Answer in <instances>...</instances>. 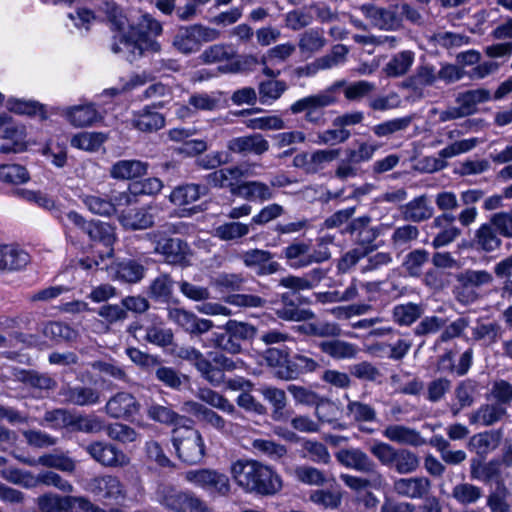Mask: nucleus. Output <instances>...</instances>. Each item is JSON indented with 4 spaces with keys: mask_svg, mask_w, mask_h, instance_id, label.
Segmentation results:
<instances>
[{
    "mask_svg": "<svg viewBox=\"0 0 512 512\" xmlns=\"http://www.w3.org/2000/svg\"><path fill=\"white\" fill-rule=\"evenodd\" d=\"M148 163L136 160H119L110 168V176L116 180H132L147 173Z\"/></svg>",
    "mask_w": 512,
    "mask_h": 512,
    "instance_id": "nucleus-37",
    "label": "nucleus"
},
{
    "mask_svg": "<svg viewBox=\"0 0 512 512\" xmlns=\"http://www.w3.org/2000/svg\"><path fill=\"white\" fill-rule=\"evenodd\" d=\"M428 261L429 253L425 249H415L405 255L402 268L409 276L419 277Z\"/></svg>",
    "mask_w": 512,
    "mask_h": 512,
    "instance_id": "nucleus-61",
    "label": "nucleus"
},
{
    "mask_svg": "<svg viewBox=\"0 0 512 512\" xmlns=\"http://www.w3.org/2000/svg\"><path fill=\"white\" fill-rule=\"evenodd\" d=\"M415 60V53L404 50L394 54L383 67L384 74L389 78L404 76L412 67Z\"/></svg>",
    "mask_w": 512,
    "mask_h": 512,
    "instance_id": "nucleus-44",
    "label": "nucleus"
},
{
    "mask_svg": "<svg viewBox=\"0 0 512 512\" xmlns=\"http://www.w3.org/2000/svg\"><path fill=\"white\" fill-rule=\"evenodd\" d=\"M367 474V477L354 476L350 474H341L340 480L351 490L360 492L368 489L380 490L385 484V478L383 474L377 469H373L372 472H363Z\"/></svg>",
    "mask_w": 512,
    "mask_h": 512,
    "instance_id": "nucleus-33",
    "label": "nucleus"
},
{
    "mask_svg": "<svg viewBox=\"0 0 512 512\" xmlns=\"http://www.w3.org/2000/svg\"><path fill=\"white\" fill-rule=\"evenodd\" d=\"M337 462L345 468L358 472H372L377 469L376 463L360 448H342L335 453Z\"/></svg>",
    "mask_w": 512,
    "mask_h": 512,
    "instance_id": "nucleus-25",
    "label": "nucleus"
},
{
    "mask_svg": "<svg viewBox=\"0 0 512 512\" xmlns=\"http://www.w3.org/2000/svg\"><path fill=\"white\" fill-rule=\"evenodd\" d=\"M37 463L44 467L54 468L67 473H73L76 469V461L64 452L44 454L38 458Z\"/></svg>",
    "mask_w": 512,
    "mask_h": 512,
    "instance_id": "nucleus-56",
    "label": "nucleus"
},
{
    "mask_svg": "<svg viewBox=\"0 0 512 512\" xmlns=\"http://www.w3.org/2000/svg\"><path fill=\"white\" fill-rule=\"evenodd\" d=\"M344 84V80L336 81L317 94L309 95L295 101L291 104L289 110L292 114L305 112L304 119L306 122L316 126H322L326 121L325 108L338 102L339 91Z\"/></svg>",
    "mask_w": 512,
    "mask_h": 512,
    "instance_id": "nucleus-3",
    "label": "nucleus"
},
{
    "mask_svg": "<svg viewBox=\"0 0 512 512\" xmlns=\"http://www.w3.org/2000/svg\"><path fill=\"white\" fill-rule=\"evenodd\" d=\"M475 391L476 384L470 379L458 383L454 391L457 404L451 406V411L454 416L463 408L470 407L473 404Z\"/></svg>",
    "mask_w": 512,
    "mask_h": 512,
    "instance_id": "nucleus-57",
    "label": "nucleus"
},
{
    "mask_svg": "<svg viewBox=\"0 0 512 512\" xmlns=\"http://www.w3.org/2000/svg\"><path fill=\"white\" fill-rule=\"evenodd\" d=\"M172 45L177 51L185 55L198 51L199 46L192 25L180 27L173 38Z\"/></svg>",
    "mask_w": 512,
    "mask_h": 512,
    "instance_id": "nucleus-58",
    "label": "nucleus"
},
{
    "mask_svg": "<svg viewBox=\"0 0 512 512\" xmlns=\"http://www.w3.org/2000/svg\"><path fill=\"white\" fill-rule=\"evenodd\" d=\"M506 415V408L499 403L481 405L470 417L471 423L491 426Z\"/></svg>",
    "mask_w": 512,
    "mask_h": 512,
    "instance_id": "nucleus-49",
    "label": "nucleus"
},
{
    "mask_svg": "<svg viewBox=\"0 0 512 512\" xmlns=\"http://www.w3.org/2000/svg\"><path fill=\"white\" fill-rule=\"evenodd\" d=\"M483 496V490L471 483L456 484L451 492V497L460 505L468 506L477 503Z\"/></svg>",
    "mask_w": 512,
    "mask_h": 512,
    "instance_id": "nucleus-55",
    "label": "nucleus"
},
{
    "mask_svg": "<svg viewBox=\"0 0 512 512\" xmlns=\"http://www.w3.org/2000/svg\"><path fill=\"white\" fill-rule=\"evenodd\" d=\"M16 377L24 384L40 390H52L57 385V382L48 374L32 370H20Z\"/></svg>",
    "mask_w": 512,
    "mask_h": 512,
    "instance_id": "nucleus-62",
    "label": "nucleus"
},
{
    "mask_svg": "<svg viewBox=\"0 0 512 512\" xmlns=\"http://www.w3.org/2000/svg\"><path fill=\"white\" fill-rule=\"evenodd\" d=\"M236 56V51L229 44H214L207 47L201 54L200 59L205 64L229 61Z\"/></svg>",
    "mask_w": 512,
    "mask_h": 512,
    "instance_id": "nucleus-63",
    "label": "nucleus"
},
{
    "mask_svg": "<svg viewBox=\"0 0 512 512\" xmlns=\"http://www.w3.org/2000/svg\"><path fill=\"white\" fill-rule=\"evenodd\" d=\"M471 246L476 251L492 253L501 248L502 237L488 220L475 230Z\"/></svg>",
    "mask_w": 512,
    "mask_h": 512,
    "instance_id": "nucleus-31",
    "label": "nucleus"
},
{
    "mask_svg": "<svg viewBox=\"0 0 512 512\" xmlns=\"http://www.w3.org/2000/svg\"><path fill=\"white\" fill-rule=\"evenodd\" d=\"M208 192L206 185L187 183L175 187L169 195V200L175 206H185L196 202L201 196H206Z\"/></svg>",
    "mask_w": 512,
    "mask_h": 512,
    "instance_id": "nucleus-38",
    "label": "nucleus"
},
{
    "mask_svg": "<svg viewBox=\"0 0 512 512\" xmlns=\"http://www.w3.org/2000/svg\"><path fill=\"white\" fill-rule=\"evenodd\" d=\"M0 128H4L1 137L6 143L0 146L2 153H19L26 149V131L24 126L15 125L6 113H0Z\"/></svg>",
    "mask_w": 512,
    "mask_h": 512,
    "instance_id": "nucleus-20",
    "label": "nucleus"
},
{
    "mask_svg": "<svg viewBox=\"0 0 512 512\" xmlns=\"http://www.w3.org/2000/svg\"><path fill=\"white\" fill-rule=\"evenodd\" d=\"M234 482L246 493L272 496L282 489V479L270 466L253 459H239L231 464Z\"/></svg>",
    "mask_w": 512,
    "mask_h": 512,
    "instance_id": "nucleus-2",
    "label": "nucleus"
},
{
    "mask_svg": "<svg viewBox=\"0 0 512 512\" xmlns=\"http://www.w3.org/2000/svg\"><path fill=\"white\" fill-rule=\"evenodd\" d=\"M141 404L137 398L126 391L117 392L111 396L106 405L105 412L113 419L131 421L139 414Z\"/></svg>",
    "mask_w": 512,
    "mask_h": 512,
    "instance_id": "nucleus-17",
    "label": "nucleus"
},
{
    "mask_svg": "<svg viewBox=\"0 0 512 512\" xmlns=\"http://www.w3.org/2000/svg\"><path fill=\"white\" fill-rule=\"evenodd\" d=\"M232 194L246 200L265 202L273 199L274 191L266 183L261 181H247L232 188Z\"/></svg>",
    "mask_w": 512,
    "mask_h": 512,
    "instance_id": "nucleus-36",
    "label": "nucleus"
},
{
    "mask_svg": "<svg viewBox=\"0 0 512 512\" xmlns=\"http://www.w3.org/2000/svg\"><path fill=\"white\" fill-rule=\"evenodd\" d=\"M491 99L492 95L488 89L478 88L459 93L456 97V103L461 105L469 116L476 112L478 104L488 102Z\"/></svg>",
    "mask_w": 512,
    "mask_h": 512,
    "instance_id": "nucleus-51",
    "label": "nucleus"
},
{
    "mask_svg": "<svg viewBox=\"0 0 512 512\" xmlns=\"http://www.w3.org/2000/svg\"><path fill=\"white\" fill-rule=\"evenodd\" d=\"M80 200L93 214L101 216H111L114 214V206L108 195L83 194L80 196Z\"/></svg>",
    "mask_w": 512,
    "mask_h": 512,
    "instance_id": "nucleus-60",
    "label": "nucleus"
},
{
    "mask_svg": "<svg viewBox=\"0 0 512 512\" xmlns=\"http://www.w3.org/2000/svg\"><path fill=\"white\" fill-rule=\"evenodd\" d=\"M23 199L28 202L35 203L40 208L50 212L62 225H66L63 217V207L56 202L51 196L40 191L22 190L20 192Z\"/></svg>",
    "mask_w": 512,
    "mask_h": 512,
    "instance_id": "nucleus-43",
    "label": "nucleus"
},
{
    "mask_svg": "<svg viewBox=\"0 0 512 512\" xmlns=\"http://www.w3.org/2000/svg\"><path fill=\"white\" fill-rule=\"evenodd\" d=\"M29 262L30 256L24 249L13 245L0 246V272L21 270Z\"/></svg>",
    "mask_w": 512,
    "mask_h": 512,
    "instance_id": "nucleus-35",
    "label": "nucleus"
},
{
    "mask_svg": "<svg viewBox=\"0 0 512 512\" xmlns=\"http://www.w3.org/2000/svg\"><path fill=\"white\" fill-rule=\"evenodd\" d=\"M396 494L409 499H422L431 489V481L424 476L399 478L393 482Z\"/></svg>",
    "mask_w": 512,
    "mask_h": 512,
    "instance_id": "nucleus-32",
    "label": "nucleus"
},
{
    "mask_svg": "<svg viewBox=\"0 0 512 512\" xmlns=\"http://www.w3.org/2000/svg\"><path fill=\"white\" fill-rule=\"evenodd\" d=\"M90 240L102 243L107 251L105 252L108 258L113 256L112 245L116 240L115 228L109 223L102 221H90L88 228L85 232Z\"/></svg>",
    "mask_w": 512,
    "mask_h": 512,
    "instance_id": "nucleus-39",
    "label": "nucleus"
},
{
    "mask_svg": "<svg viewBox=\"0 0 512 512\" xmlns=\"http://www.w3.org/2000/svg\"><path fill=\"white\" fill-rule=\"evenodd\" d=\"M436 82V67L429 63H422L416 67L413 74L402 82L401 86L411 90L413 94L423 97L425 89L434 86Z\"/></svg>",
    "mask_w": 512,
    "mask_h": 512,
    "instance_id": "nucleus-23",
    "label": "nucleus"
},
{
    "mask_svg": "<svg viewBox=\"0 0 512 512\" xmlns=\"http://www.w3.org/2000/svg\"><path fill=\"white\" fill-rule=\"evenodd\" d=\"M287 390L297 403L308 406H316V416L321 422H333V418L324 415L325 408H334L335 405L332 401L320 397L316 392L310 389L294 384H290L287 387Z\"/></svg>",
    "mask_w": 512,
    "mask_h": 512,
    "instance_id": "nucleus-22",
    "label": "nucleus"
},
{
    "mask_svg": "<svg viewBox=\"0 0 512 512\" xmlns=\"http://www.w3.org/2000/svg\"><path fill=\"white\" fill-rule=\"evenodd\" d=\"M86 490L104 500L118 501L126 497L123 483L110 474L93 477L88 481Z\"/></svg>",
    "mask_w": 512,
    "mask_h": 512,
    "instance_id": "nucleus-18",
    "label": "nucleus"
},
{
    "mask_svg": "<svg viewBox=\"0 0 512 512\" xmlns=\"http://www.w3.org/2000/svg\"><path fill=\"white\" fill-rule=\"evenodd\" d=\"M281 256L291 269L297 270L329 260L331 252L325 245L316 247L311 240L295 239L282 249Z\"/></svg>",
    "mask_w": 512,
    "mask_h": 512,
    "instance_id": "nucleus-6",
    "label": "nucleus"
},
{
    "mask_svg": "<svg viewBox=\"0 0 512 512\" xmlns=\"http://www.w3.org/2000/svg\"><path fill=\"white\" fill-rule=\"evenodd\" d=\"M195 416L206 425L217 430L219 433L225 436H230L236 433L239 429L238 424L232 421L224 419L214 410L207 408L206 406L197 402L190 404Z\"/></svg>",
    "mask_w": 512,
    "mask_h": 512,
    "instance_id": "nucleus-28",
    "label": "nucleus"
},
{
    "mask_svg": "<svg viewBox=\"0 0 512 512\" xmlns=\"http://www.w3.org/2000/svg\"><path fill=\"white\" fill-rule=\"evenodd\" d=\"M243 171L239 167H229L215 170L205 176V180L208 185L215 188H235L234 181H237L243 177Z\"/></svg>",
    "mask_w": 512,
    "mask_h": 512,
    "instance_id": "nucleus-46",
    "label": "nucleus"
},
{
    "mask_svg": "<svg viewBox=\"0 0 512 512\" xmlns=\"http://www.w3.org/2000/svg\"><path fill=\"white\" fill-rule=\"evenodd\" d=\"M320 350L333 359H352L358 353V348L355 344L343 340H330L323 341L319 344Z\"/></svg>",
    "mask_w": 512,
    "mask_h": 512,
    "instance_id": "nucleus-47",
    "label": "nucleus"
},
{
    "mask_svg": "<svg viewBox=\"0 0 512 512\" xmlns=\"http://www.w3.org/2000/svg\"><path fill=\"white\" fill-rule=\"evenodd\" d=\"M477 216V208L470 207L462 209L458 215L453 213H442L435 217L433 220V226L439 228L440 231L433 238V247H444L452 243L461 235V229L454 224L456 220H458L463 227H468L476 221Z\"/></svg>",
    "mask_w": 512,
    "mask_h": 512,
    "instance_id": "nucleus-8",
    "label": "nucleus"
},
{
    "mask_svg": "<svg viewBox=\"0 0 512 512\" xmlns=\"http://www.w3.org/2000/svg\"><path fill=\"white\" fill-rule=\"evenodd\" d=\"M146 414L152 421L164 425L175 426V428L181 427L184 423L191 422L187 417L178 414L171 407L161 405L154 401L146 403Z\"/></svg>",
    "mask_w": 512,
    "mask_h": 512,
    "instance_id": "nucleus-34",
    "label": "nucleus"
},
{
    "mask_svg": "<svg viewBox=\"0 0 512 512\" xmlns=\"http://www.w3.org/2000/svg\"><path fill=\"white\" fill-rule=\"evenodd\" d=\"M172 444L179 459L189 465L201 462L205 455L201 433L187 423L172 430Z\"/></svg>",
    "mask_w": 512,
    "mask_h": 512,
    "instance_id": "nucleus-7",
    "label": "nucleus"
},
{
    "mask_svg": "<svg viewBox=\"0 0 512 512\" xmlns=\"http://www.w3.org/2000/svg\"><path fill=\"white\" fill-rule=\"evenodd\" d=\"M223 333H214V346L231 354H238L242 350V342L252 340L256 328L246 322L230 319L223 326Z\"/></svg>",
    "mask_w": 512,
    "mask_h": 512,
    "instance_id": "nucleus-10",
    "label": "nucleus"
},
{
    "mask_svg": "<svg viewBox=\"0 0 512 512\" xmlns=\"http://www.w3.org/2000/svg\"><path fill=\"white\" fill-rule=\"evenodd\" d=\"M403 219L411 222H423L433 216V207L429 204L428 197L421 195L401 208Z\"/></svg>",
    "mask_w": 512,
    "mask_h": 512,
    "instance_id": "nucleus-41",
    "label": "nucleus"
},
{
    "mask_svg": "<svg viewBox=\"0 0 512 512\" xmlns=\"http://www.w3.org/2000/svg\"><path fill=\"white\" fill-rule=\"evenodd\" d=\"M36 503L40 512H69L68 496L46 493L39 496Z\"/></svg>",
    "mask_w": 512,
    "mask_h": 512,
    "instance_id": "nucleus-64",
    "label": "nucleus"
},
{
    "mask_svg": "<svg viewBox=\"0 0 512 512\" xmlns=\"http://www.w3.org/2000/svg\"><path fill=\"white\" fill-rule=\"evenodd\" d=\"M369 451L380 464L396 471L398 474H411L420 465L416 453L405 448H395L386 442L375 440L369 447Z\"/></svg>",
    "mask_w": 512,
    "mask_h": 512,
    "instance_id": "nucleus-5",
    "label": "nucleus"
},
{
    "mask_svg": "<svg viewBox=\"0 0 512 512\" xmlns=\"http://www.w3.org/2000/svg\"><path fill=\"white\" fill-rule=\"evenodd\" d=\"M158 107H163V104L148 105L140 111L135 112L132 118V126L146 133H152L162 129L165 125V118L163 114L156 110Z\"/></svg>",
    "mask_w": 512,
    "mask_h": 512,
    "instance_id": "nucleus-30",
    "label": "nucleus"
},
{
    "mask_svg": "<svg viewBox=\"0 0 512 512\" xmlns=\"http://www.w3.org/2000/svg\"><path fill=\"white\" fill-rule=\"evenodd\" d=\"M229 152L243 156L262 155L269 150L270 144L262 134L255 133L230 139L226 145Z\"/></svg>",
    "mask_w": 512,
    "mask_h": 512,
    "instance_id": "nucleus-26",
    "label": "nucleus"
},
{
    "mask_svg": "<svg viewBox=\"0 0 512 512\" xmlns=\"http://www.w3.org/2000/svg\"><path fill=\"white\" fill-rule=\"evenodd\" d=\"M287 89V83L283 80L261 81L258 85V100L262 105H272Z\"/></svg>",
    "mask_w": 512,
    "mask_h": 512,
    "instance_id": "nucleus-52",
    "label": "nucleus"
},
{
    "mask_svg": "<svg viewBox=\"0 0 512 512\" xmlns=\"http://www.w3.org/2000/svg\"><path fill=\"white\" fill-rule=\"evenodd\" d=\"M273 257L270 251L258 248L244 251L240 255L244 266L254 270L258 276L272 275L281 270V265Z\"/></svg>",
    "mask_w": 512,
    "mask_h": 512,
    "instance_id": "nucleus-19",
    "label": "nucleus"
},
{
    "mask_svg": "<svg viewBox=\"0 0 512 512\" xmlns=\"http://www.w3.org/2000/svg\"><path fill=\"white\" fill-rule=\"evenodd\" d=\"M157 501L173 512H210L207 504L191 491H180L171 486L157 490Z\"/></svg>",
    "mask_w": 512,
    "mask_h": 512,
    "instance_id": "nucleus-9",
    "label": "nucleus"
},
{
    "mask_svg": "<svg viewBox=\"0 0 512 512\" xmlns=\"http://www.w3.org/2000/svg\"><path fill=\"white\" fill-rule=\"evenodd\" d=\"M178 357L192 364L202 378L211 385L217 387L224 382L225 375L221 373L220 369L214 368L213 364L195 347L179 348Z\"/></svg>",
    "mask_w": 512,
    "mask_h": 512,
    "instance_id": "nucleus-15",
    "label": "nucleus"
},
{
    "mask_svg": "<svg viewBox=\"0 0 512 512\" xmlns=\"http://www.w3.org/2000/svg\"><path fill=\"white\" fill-rule=\"evenodd\" d=\"M85 451L106 467L124 466L127 463L125 454L109 443L95 441L87 445Z\"/></svg>",
    "mask_w": 512,
    "mask_h": 512,
    "instance_id": "nucleus-24",
    "label": "nucleus"
},
{
    "mask_svg": "<svg viewBox=\"0 0 512 512\" xmlns=\"http://www.w3.org/2000/svg\"><path fill=\"white\" fill-rule=\"evenodd\" d=\"M41 424L55 430L66 429L71 432L99 433L105 429V422L101 417L76 414L64 408L46 411Z\"/></svg>",
    "mask_w": 512,
    "mask_h": 512,
    "instance_id": "nucleus-4",
    "label": "nucleus"
},
{
    "mask_svg": "<svg viewBox=\"0 0 512 512\" xmlns=\"http://www.w3.org/2000/svg\"><path fill=\"white\" fill-rule=\"evenodd\" d=\"M43 335L55 343H72L78 338V332L63 322H47L42 329Z\"/></svg>",
    "mask_w": 512,
    "mask_h": 512,
    "instance_id": "nucleus-48",
    "label": "nucleus"
},
{
    "mask_svg": "<svg viewBox=\"0 0 512 512\" xmlns=\"http://www.w3.org/2000/svg\"><path fill=\"white\" fill-rule=\"evenodd\" d=\"M147 236L154 244V252L164 256L167 263L180 266L188 265L191 250L187 242L180 238H164L160 231H152Z\"/></svg>",
    "mask_w": 512,
    "mask_h": 512,
    "instance_id": "nucleus-11",
    "label": "nucleus"
},
{
    "mask_svg": "<svg viewBox=\"0 0 512 512\" xmlns=\"http://www.w3.org/2000/svg\"><path fill=\"white\" fill-rule=\"evenodd\" d=\"M167 317L169 321L181 327L191 336H201L214 327L212 320L199 318L196 314L184 308H168Z\"/></svg>",
    "mask_w": 512,
    "mask_h": 512,
    "instance_id": "nucleus-16",
    "label": "nucleus"
},
{
    "mask_svg": "<svg viewBox=\"0 0 512 512\" xmlns=\"http://www.w3.org/2000/svg\"><path fill=\"white\" fill-rule=\"evenodd\" d=\"M184 479L210 494L227 496L231 485L228 476L213 469H195L185 472Z\"/></svg>",
    "mask_w": 512,
    "mask_h": 512,
    "instance_id": "nucleus-12",
    "label": "nucleus"
},
{
    "mask_svg": "<svg viewBox=\"0 0 512 512\" xmlns=\"http://www.w3.org/2000/svg\"><path fill=\"white\" fill-rule=\"evenodd\" d=\"M360 10L371 21L372 25L379 29L394 30L401 24L396 8H382L373 4H364L360 7Z\"/></svg>",
    "mask_w": 512,
    "mask_h": 512,
    "instance_id": "nucleus-27",
    "label": "nucleus"
},
{
    "mask_svg": "<svg viewBox=\"0 0 512 512\" xmlns=\"http://www.w3.org/2000/svg\"><path fill=\"white\" fill-rule=\"evenodd\" d=\"M163 31L159 21L150 14H143L136 25L113 37L111 50L123 59L133 63L146 54L159 53L161 44L154 38Z\"/></svg>",
    "mask_w": 512,
    "mask_h": 512,
    "instance_id": "nucleus-1",
    "label": "nucleus"
},
{
    "mask_svg": "<svg viewBox=\"0 0 512 512\" xmlns=\"http://www.w3.org/2000/svg\"><path fill=\"white\" fill-rule=\"evenodd\" d=\"M420 231L417 226L405 224L394 229L390 243L395 250L404 251L410 248L412 242L418 239Z\"/></svg>",
    "mask_w": 512,
    "mask_h": 512,
    "instance_id": "nucleus-54",
    "label": "nucleus"
},
{
    "mask_svg": "<svg viewBox=\"0 0 512 512\" xmlns=\"http://www.w3.org/2000/svg\"><path fill=\"white\" fill-rule=\"evenodd\" d=\"M162 211L160 204L151 202L140 208L122 211L118 220L125 229L144 230L155 224Z\"/></svg>",
    "mask_w": 512,
    "mask_h": 512,
    "instance_id": "nucleus-14",
    "label": "nucleus"
},
{
    "mask_svg": "<svg viewBox=\"0 0 512 512\" xmlns=\"http://www.w3.org/2000/svg\"><path fill=\"white\" fill-rule=\"evenodd\" d=\"M126 332L137 341H144L159 347H168L172 345L174 334L170 328H165L161 322L152 321L150 325L144 328L141 320L130 323Z\"/></svg>",
    "mask_w": 512,
    "mask_h": 512,
    "instance_id": "nucleus-13",
    "label": "nucleus"
},
{
    "mask_svg": "<svg viewBox=\"0 0 512 512\" xmlns=\"http://www.w3.org/2000/svg\"><path fill=\"white\" fill-rule=\"evenodd\" d=\"M174 281L172 277L163 273L152 280L149 286V296L160 303H169L173 296Z\"/></svg>",
    "mask_w": 512,
    "mask_h": 512,
    "instance_id": "nucleus-50",
    "label": "nucleus"
},
{
    "mask_svg": "<svg viewBox=\"0 0 512 512\" xmlns=\"http://www.w3.org/2000/svg\"><path fill=\"white\" fill-rule=\"evenodd\" d=\"M424 313L421 304L408 302L394 306L392 310V318L395 323L400 326H410L416 322Z\"/></svg>",
    "mask_w": 512,
    "mask_h": 512,
    "instance_id": "nucleus-53",
    "label": "nucleus"
},
{
    "mask_svg": "<svg viewBox=\"0 0 512 512\" xmlns=\"http://www.w3.org/2000/svg\"><path fill=\"white\" fill-rule=\"evenodd\" d=\"M503 335V329L496 321L478 323L472 329V337L475 341H483L486 345L498 342Z\"/></svg>",
    "mask_w": 512,
    "mask_h": 512,
    "instance_id": "nucleus-59",
    "label": "nucleus"
},
{
    "mask_svg": "<svg viewBox=\"0 0 512 512\" xmlns=\"http://www.w3.org/2000/svg\"><path fill=\"white\" fill-rule=\"evenodd\" d=\"M67 120L76 127L90 126L99 119V114L93 104L77 105L64 110Z\"/></svg>",
    "mask_w": 512,
    "mask_h": 512,
    "instance_id": "nucleus-45",
    "label": "nucleus"
},
{
    "mask_svg": "<svg viewBox=\"0 0 512 512\" xmlns=\"http://www.w3.org/2000/svg\"><path fill=\"white\" fill-rule=\"evenodd\" d=\"M59 395L63 402L76 406H93L100 401V391L96 388L82 385H65Z\"/></svg>",
    "mask_w": 512,
    "mask_h": 512,
    "instance_id": "nucleus-29",
    "label": "nucleus"
},
{
    "mask_svg": "<svg viewBox=\"0 0 512 512\" xmlns=\"http://www.w3.org/2000/svg\"><path fill=\"white\" fill-rule=\"evenodd\" d=\"M371 221L370 216H361L353 219L349 224L348 231L361 246H370L390 228L389 224L384 223L372 226Z\"/></svg>",
    "mask_w": 512,
    "mask_h": 512,
    "instance_id": "nucleus-21",
    "label": "nucleus"
},
{
    "mask_svg": "<svg viewBox=\"0 0 512 512\" xmlns=\"http://www.w3.org/2000/svg\"><path fill=\"white\" fill-rule=\"evenodd\" d=\"M383 436L388 440L404 445L421 446L425 444V440L415 429L404 425H388L382 432Z\"/></svg>",
    "mask_w": 512,
    "mask_h": 512,
    "instance_id": "nucleus-40",
    "label": "nucleus"
},
{
    "mask_svg": "<svg viewBox=\"0 0 512 512\" xmlns=\"http://www.w3.org/2000/svg\"><path fill=\"white\" fill-rule=\"evenodd\" d=\"M198 398L208 405L216 408L232 417L233 420L244 419L243 414L222 394L209 389H199Z\"/></svg>",
    "mask_w": 512,
    "mask_h": 512,
    "instance_id": "nucleus-42",
    "label": "nucleus"
}]
</instances>
